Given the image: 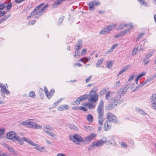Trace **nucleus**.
<instances>
[{
	"label": "nucleus",
	"mask_w": 156,
	"mask_h": 156,
	"mask_svg": "<svg viewBox=\"0 0 156 156\" xmlns=\"http://www.w3.org/2000/svg\"><path fill=\"white\" fill-rule=\"evenodd\" d=\"M145 74H146V73L144 72H142V73H140V74L137 77L139 78H140L141 77L143 76H145Z\"/></svg>",
	"instance_id": "de8ad7c7"
},
{
	"label": "nucleus",
	"mask_w": 156,
	"mask_h": 156,
	"mask_svg": "<svg viewBox=\"0 0 156 156\" xmlns=\"http://www.w3.org/2000/svg\"><path fill=\"white\" fill-rule=\"evenodd\" d=\"M36 125V123L31 122L30 120H29L28 126L30 128H34V126Z\"/></svg>",
	"instance_id": "473e14b6"
},
{
	"label": "nucleus",
	"mask_w": 156,
	"mask_h": 156,
	"mask_svg": "<svg viewBox=\"0 0 156 156\" xmlns=\"http://www.w3.org/2000/svg\"><path fill=\"white\" fill-rule=\"evenodd\" d=\"M144 34V33H141L138 36V40H139V39H140Z\"/></svg>",
	"instance_id": "052dcab7"
},
{
	"label": "nucleus",
	"mask_w": 156,
	"mask_h": 156,
	"mask_svg": "<svg viewBox=\"0 0 156 156\" xmlns=\"http://www.w3.org/2000/svg\"><path fill=\"white\" fill-rule=\"evenodd\" d=\"M88 5L89 6V9L90 11L94 10V1L89 2L88 3Z\"/></svg>",
	"instance_id": "412c9836"
},
{
	"label": "nucleus",
	"mask_w": 156,
	"mask_h": 156,
	"mask_svg": "<svg viewBox=\"0 0 156 156\" xmlns=\"http://www.w3.org/2000/svg\"><path fill=\"white\" fill-rule=\"evenodd\" d=\"M36 126H35L34 128H36L37 129H41L42 128V126L41 125L39 124H36Z\"/></svg>",
	"instance_id": "a18cd8bd"
},
{
	"label": "nucleus",
	"mask_w": 156,
	"mask_h": 156,
	"mask_svg": "<svg viewBox=\"0 0 156 156\" xmlns=\"http://www.w3.org/2000/svg\"><path fill=\"white\" fill-rule=\"evenodd\" d=\"M111 61L106 62L107 67L109 69H111L112 67L113 63Z\"/></svg>",
	"instance_id": "2f4dec72"
},
{
	"label": "nucleus",
	"mask_w": 156,
	"mask_h": 156,
	"mask_svg": "<svg viewBox=\"0 0 156 156\" xmlns=\"http://www.w3.org/2000/svg\"><path fill=\"white\" fill-rule=\"evenodd\" d=\"M87 120L90 122H92L93 121V117L90 114H88L87 116Z\"/></svg>",
	"instance_id": "c85d7f7f"
},
{
	"label": "nucleus",
	"mask_w": 156,
	"mask_h": 156,
	"mask_svg": "<svg viewBox=\"0 0 156 156\" xmlns=\"http://www.w3.org/2000/svg\"><path fill=\"white\" fill-rule=\"evenodd\" d=\"M69 108V106L68 105H62L58 108L59 111H63L68 109Z\"/></svg>",
	"instance_id": "a211bd4d"
},
{
	"label": "nucleus",
	"mask_w": 156,
	"mask_h": 156,
	"mask_svg": "<svg viewBox=\"0 0 156 156\" xmlns=\"http://www.w3.org/2000/svg\"><path fill=\"white\" fill-rule=\"evenodd\" d=\"M87 53V50L86 49H84L83 50L81 51V54L82 55L86 54Z\"/></svg>",
	"instance_id": "0e129e2a"
},
{
	"label": "nucleus",
	"mask_w": 156,
	"mask_h": 156,
	"mask_svg": "<svg viewBox=\"0 0 156 156\" xmlns=\"http://www.w3.org/2000/svg\"><path fill=\"white\" fill-rule=\"evenodd\" d=\"M114 93L113 92H111L110 91H108L105 95V98L107 100H108L112 97Z\"/></svg>",
	"instance_id": "6ab92c4d"
},
{
	"label": "nucleus",
	"mask_w": 156,
	"mask_h": 156,
	"mask_svg": "<svg viewBox=\"0 0 156 156\" xmlns=\"http://www.w3.org/2000/svg\"><path fill=\"white\" fill-rule=\"evenodd\" d=\"M121 146L123 148H126L127 147V145L123 142L121 144Z\"/></svg>",
	"instance_id": "864d4df0"
},
{
	"label": "nucleus",
	"mask_w": 156,
	"mask_h": 156,
	"mask_svg": "<svg viewBox=\"0 0 156 156\" xmlns=\"http://www.w3.org/2000/svg\"><path fill=\"white\" fill-rule=\"evenodd\" d=\"M95 105L91 103H88V107L89 109H92L95 108Z\"/></svg>",
	"instance_id": "c9c22d12"
},
{
	"label": "nucleus",
	"mask_w": 156,
	"mask_h": 156,
	"mask_svg": "<svg viewBox=\"0 0 156 156\" xmlns=\"http://www.w3.org/2000/svg\"><path fill=\"white\" fill-rule=\"evenodd\" d=\"M5 8V4L4 3L0 4V17L2 16L5 13V11L3 10Z\"/></svg>",
	"instance_id": "f3484780"
},
{
	"label": "nucleus",
	"mask_w": 156,
	"mask_h": 156,
	"mask_svg": "<svg viewBox=\"0 0 156 156\" xmlns=\"http://www.w3.org/2000/svg\"><path fill=\"white\" fill-rule=\"evenodd\" d=\"M129 24H120V25L118 27L117 29L118 30H121L124 28V27H126L127 26H129Z\"/></svg>",
	"instance_id": "cd10ccee"
},
{
	"label": "nucleus",
	"mask_w": 156,
	"mask_h": 156,
	"mask_svg": "<svg viewBox=\"0 0 156 156\" xmlns=\"http://www.w3.org/2000/svg\"><path fill=\"white\" fill-rule=\"evenodd\" d=\"M139 111L141 114H142L144 115H146L147 114V113L145 112L141 109H139Z\"/></svg>",
	"instance_id": "5fc2aeb1"
},
{
	"label": "nucleus",
	"mask_w": 156,
	"mask_h": 156,
	"mask_svg": "<svg viewBox=\"0 0 156 156\" xmlns=\"http://www.w3.org/2000/svg\"><path fill=\"white\" fill-rule=\"evenodd\" d=\"M7 19V18L6 17H4L3 18H2L1 19H0V24L2 23L6 19Z\"/></svg>",
	"instance_id": "13d9d810"
},
{
	"label": "nucleus",
	"mask_w": 156,
	"mask_h": 156,
	"mask_svg": "<svg viewBox=\"0 0 156 156\" xmlns=\"http://www.w3.org/2000/svg\"><path fill=\"white\" fill-rule=\"evenodd\" d=\"M7 138L14 141H17L19 144L23 145L24 144L23 141L26 142V139H28L27 138L25 137H23L20 138L19 136L17 133L13 131H10L6 135Z\"/></svg>",
	"instance_id": "f03ea898"
},
{
	"label": "nucleus",
	"mask_w": 156,
	"mask_h": 156,
	"mask_svg": "<svg viewBox=\"0 0 156 156\" xmlns=\"http://www.w3.org/2000/svg\"><path fill=\"white\" fill-rule=\"evenodd\" d=\"M98 88L94 87L89 93L90 97L88 99V101L92 102H96L98 100V95L96 92L98 90Z\"/></svg>",
	"instance_id": "7ed1b4c3"
},
{
	"label": "nucleus",
	"mask_w": 156,
	"mask_h": 156,
	"mask_svg": "<svg viewBox=\"0 0 156 156\" xmlns=\"http://www.w3.org/2000/svg\"><path fill=\"white\" fill-rule=\"evenodd\" d=\"M81 110L82 111H87V108L83 106H81L80 107V109L79 110Z\"/></svg>",
	"instance_id": "49530a36"
},
{
	"label": "nucleus",
	"mask_w": 156,
	"mask_h": 156,
	"mask_svg": "<svg viewBox=\"0 0 156 156\" xmlns=\"http://www.w3.org/2000/svg\"><path fill=\"white\" fill-rule=\"evenodd\" d=\"M106 117L110 122L117 124L118 120L117 118L112 113L108 112L106 114Z\"/></svg>",
	"instance_id": "39448f33"
},
{
	"label": "nucleus",
	"mask_w": 156,
	"mask_h": 156,
	"mask_svg": "<svg viewBox=\"0 0 156 156\" xmlns=\"http://www.w3.org/2000/svg\"><path fill=\"white\" fill-rule=\"evenodd\" d=\"M36 22V20H32L31 21H30L29 22V23H28V25H33Z\"/></svg>",
	"instance_id": "09e8293b"
},
{
	"label": "nucleus",
	"mask_w": 156,
	"mask_h": 156,
	"mask_svg": "<svg viewBox=\"0 0 156 156\" xmlns=\"http://www.w3.org/2000/svg\"><path fill=\"white\" fill-rule=\"evenodd\" d=\"M121 97V95L120 94H116V96L111 99V101L115 102V103L117 104H120L123 102V100L122 99H120Z\"/></svg>",
	"instance_id": "1a4fd4ad"
},
{
	"label": "nucleus",
	"mask_w": 156,
	"mask_h": 156,
	"mask_svg": "<svg viewBox=\"0 0 156 156\" xmlns=\"http://www.w3.org/2000/svg\"><path fill=\"white\" fill-rule=\"evenodd\" d=\"M104 143H106L107 144H112L111 141V140H108V139H106L105 138H104Z\"/></svg>",
	"instance_id": "a19ab883"
},
{
	"label": "nucleus",
	"mask_w": 156,
	"mask_h": 156,
	"mask_svg": "<svg viewBox=\"0 0 156 156\" xmlns=\"http://www.w3.org/2000/svg\"><path fill=\"white\" fill-rule=\"evenodd\" d=\"M138 48H134L132 52V55H135L138 52Z\"/></svg>",
	"instance_id": "72a5a7b5"
},
{
	"label": "nucleus",
	"mask_w": 156,
	"mask_h": 156,
	"mask_svg": "<svg viewBox=\"0 0 156 156\" xmlns=\"http://www.w3.org/2000/svg\"><path fill=\"white\" fill-rule=\"evenodd\" d=\"M62 1L61 0H57L56 1L53 5V7L54 8H56L58 5L62 3Z\"/></svg>",
	"instance_id": "393cba45"
},
{
	"label": "nucleus",
	"mask_w": 156,
	"mask_h": 156,
	"mask_svg": "<svg viewBox=\"0 0 156 156\" xmlns=\"http://www.w3.org/2000/svg\"><path fill=\"white\" fill-rule=\"evenodd\" d=\"M6 149L13 155L17 156L18 155V152L13 148L9 146L6 145Z\"/></svg>",
	"instance_id": "4468645a"
},
{
	"label": "nucleus",
	"mask_w": 156,
	"mask_h": 156,
	"mask_svg": "<svg viewBox=\"0 0 156 156\" xmlns=\"http://www.w3.org/2000/svg\"><path fill=\"white\" fill-rule=\"evenodd\" d=\"M104 101L103 100H101L100 101V103L98 106V108H103Z\"/></svg>",
	"instance_id": "4c0bfd02"
},
{
	"label": "nucleus",
	"mask_w": 156,
	"mask_h": 156,
	"mask_svg": "<svg viewBox=\"0 0 156 156\" xmlns=\"http://www.w3.org/2000/svg\"><path fill=\"white\" fill-rule=\"evenodd\" d=\"M129 88V87H127V86H126L120 88L117 93V94H121L122 95H124L126 94L127 90Z\"/></svg>",
	"instance_id": "2eb2a0df"
},
{
	"label": "nucleus",
	"mask_w": 156,
	"mask_h": 156,
	"mask_svg": "<svg viewBox=\"0 0 156 156\" xmlns=\"http://www.w3.org/2000/svg\"><path fill=\"white\" fill-rule=\"evenodd\" d=\"M44 4V3L41 4L37 6L36 8L31 12L30 15L27 18V20L29 19L31 17L34 16V18L37 19L41 16L44 12L48 6V4H46L42 7L40 9L41 6Z\"/></svg>",
	"instance_id": "f257e3e1"
},
{
	"label": "nucleus",
	"mask_w": 156,
	"mask_h": 156,
	"mask_svg": "<svg viewBox=\"0 0 156 156\" xmlns=\"http://www.w3.org/2000/svg\"><path fill=\"white\" fill-rule=\"evenodd\" d=\"M92 78V76H90L89 77H88L86 80V82L88 83L91 80Z\"/></svg>",
	"instance_id": "603ef678"
},
{
	"label": "nucleus",
	"mask_w": 156,
	"mask_h": 156,
	"mask_svg": "<svg viewBox=\"0 0 156 156\" xmlns=\"http://www.w3.org/2000/svg\"><path fill=\"white\" fill-rule=\"evenodd\" d=\"M30 120H27L21 122V124L24 125H28Z\"/></svg>",
	"instance_id": "58836bf2"
},
{
	"label": "nucleus",
	"mask_w": 156,
	"mask_h": 156,
	"mask_svg": "<svg viewBox=\"0 0 156 156\" xmlns=\"http://www.w3.org/2000/svg\"><path fill=\"white\" fill-rule=\"evenodd\" d=\"M88 96L89 95L87 94L82 95L77 98L76 101H73L72 103L74 105L75 104L78 105L80 104V101L83 102L87 98Z\"/></svg>",
	"instance_id": "6e6552de"
},
{
	"label": "nucleus",
	"mask_w": 156,
	"mask_h": 156,
	"mask_svg": "<svg viewBox=\"0 0 156 156\" xmlns=\"http://www.w3.org/2000/svg\"><path fill=\"white\" fill-rule=\"evenodd\" d=\"M52 95L53 94L50 92H48V93L46 94V96L48 99H50L52 97Z\"/></svg>",
	"instance_id": "ea45409f"
},
{
	"label": "nucleus",
	"mask_w": 156,
	"mask_h": 156,
	"mask_svg": "<svg viewBox=\"0 0 156 156\" xmlns=\"http://www.w3.org/2000/svg\"><path fill=\"white\" fill-rule=\"evenodd\" d=\"M104 138H103V140H101L97 142H94L92 143L90 146L88 148L89 150H91L95 148V146L100 147L104 144Z\"/></svg>",
	"instance_id": "0eeeda50"
},
{
	"label": "nucleus",
	"mask_w": 156,
	"mask_h": 156,
	"mask_svg": "<svg viewBox=\"0 0 156 156\" xmlns=\"http://www.w3.org/2000/svg\"><path fill=\"white\" fill-rule=\"evenodd\" d=\"M117 46V45L116 44H114L113 45L111 48L108 51V52H112L115 48Z\"/></svg>",
	"instance_id": "e433bc0d"
},
{
	"label": "nucleus",
	"mask_w": 156,
	"mask_h": 156,
	"mask_svg": "<svg viewBox=\"0 0 156 156\" xmlns=\"http://www.w3.org/2000/svg\"><path fill=\"white\" fill-rule=\"evenodd\" d=\"M98 120L99 124L100 125H102L103 124V122L104 120L103 116L98 117Z\"/></svg>",
	"instance_id": "b1692460"
},
{
	"label": "nucleus",
	"mask_w": 156,
	"mask_h": 156,
	"mask_svg": "<svg viewBox=\"0 0 156 156\" xmlns=\"http://www.w3.org/2000/svg\"><path fill=\"white\" fill-rule=\"evenodd\" d=\"M84 128H85V129L87 131H89V130H90V127L89 126H84Z\"/></svg>",
	"instance_id": "4d7b16f0"
},
{
	"label": "nucleus",
	"mask_w": 156,
	"mask_h": 156,
	"mask_svg": "<svg viewBox=\"0 0 156 156\" xmlns=\"http://www.w3.org/2000/svg\"><path fill=\"white\" fill-rule=\"evenodd\" d=\"M117 105L115 102L111 101V100L110 104L105 106V108L106 110H111Z\"/></svg>",
	"instance_id": "ddd939ff"
},
{
	"label": "nucleus",
	"mask_w": 156,
	"mask_h": 156,
	"mask_svg": "<svg viewBox=\"0 0 156 156\" xmlns=\"http://www.w3.org/2000/svg\"><path fill=\"white\" fill-rule=\"evenodd\" d=\"M26 140V142L28 143L30 145L34 146L35 147V148L39 151H42V149L44 148L43 147H39V145L37 144H36L34 143L31 140L28 139H26L25 140Z\"/></svg>",
	"instance_id": "9d476101"
},
{
	"label": "nucleus",
	"mask_w": 156,
	"mask_h": 156,
	"mask_svg": "<svg viewBox=\"0 0 156 156\" xmlns=\"http://www.w3.org/2000/svg\"><path fill=\"white\" fill-rule=\"evenodd\" d=\"M72 108L74 110H78L80 109V107L79 106H76V107H72Z\"/></svg>",
	"instance_id": "774afa93"
},
{
	"label": "nucleus",
	"mask_w": 156,
	"mask_h": 156,
	"mask_svg": "<svg viewBox=\"0 0 156 156\" xmlns=\"http://www.w3.org/2000/svg\"><path fill=\"white\" fill-rule=\"evenodd\" d=\"M141 5L147 7L148 5L144 0H138Z\"/></svg>",
	"instance_id": "c756f323"
},
{
	"label": "nucleus",
	"mask_w": 156,
	"mask_h": 156,
	"mask_svg": "<svg viewBox=\"0 0 156 156\" xmlns=\"http://www.w3.org/2000/svg\"><path fill=\"white\" fill-rule=\"evenodd\" d=\"M151 106L156 110V94H153L150 98Z\"/></svg>",
	"instance_id": "f8f14e48"
},
{
	"label": "nucleus",
	"mask_w": 156,
	"mask_h": 156,
	"mask_svg": "<svg viewBox=\"0 0 156 156\" xmlns=\"http://www.w3.org/2000/svg\"><path fill=\"white\" fill-rule=\"evenodd\" d=\"M112 127L111 123L109 121L106 120L104 126V129L107 131L110 130Z\"/></svg>",
	"instance_id": "dca6fc26"
},
{
	"label": "nucleus",
	"mask_w": 156,
	"mask_h": 156,
	"mask_svg": "<svg viewBox=\"0 0 156 156\" xmlns=\"http://www.w3.org/2000/svg\"><path fill=\"white\" fill-rule=\"evenodd\" d=\"M45 132L47 134H48L52 138H53L55 136H56L55 134L53 133H50L48 131H45Z\"/></svg>",
	"instance_id": "7c9ffc66"
},
{
	"label": "nucleus",
	"mask_w": 156,
	"mask_h": 156,
	"mask_svg": "<svg viewBox=\"0 0 156 156\" xmlns=\"http://www.w3.org/2000/svg\"><path fill=\"white\" fill-rule=\"evenodd\" d=\"M12 4L10 3L9 4V5H6V9L8 10H9L10 9V8L12 7Z\"/></svg>",
	"instance_id": "8fccbe9b"
},
{
	"label": "nucleus",
	"mask_w": 156,
	"mask_h": 156,
	"mask_svg": "<svg viewBox=\"0 0 156 156\" xmlns=\"http://www.w3.org/2000/svg\"><path fill=\"white\" fill-rule=\"evenodd\" d=\"M44 129H52V128L50 127L49 125H48L44 126Z\"/></svg>",
	"instance_id": "3c124183"
},
{
	"label": "nucleus",
	"mask_w": 156,
	"mask_h": 156,
	"mask_svg": "<svg viewBox=\"0 0 156 156\" xmlns=\"http://www.w3.org/2000/svg\"><path fill=\"white\" fill-rule=\"evenodd\" d=\"M70 128L74 129L76 130H78V128L74 125H72L70 126Z\"/></svg>",
	"instance_id": "c03bdc74"
},
{
	"label": "nucleus",
	"mask_w": 156,
	"mask_h": 156,
	"mask_svg": "<svg viewBox=\"0 0 156 156\" xmlns=\"http://www.w3.org/2000/svg\"><path fill=\"white\" fill-rule=\"evenodd\" d=\"M90 60V58H87L85 57L84 64H85L87 62L89 61Z\"/></svg>",
	"instance_id": "bf43d9fd"
},
{
	"label": "nucleus",
	"mask_w": 156,
	"mask_h": 156,
	"mask_svg": "<svg viewBox=\"0 0 156 156\" xmlns=\"http://www.w3.org/2000/svg\"><path fill=\"white\" fill-rule=\"evenodd\" d=\"M130 66H125L119 72V73L118 74L117 76H119V75H121L122 73L125 72L126 70H127L128 68Z\"/></svg>",
	"instance_id": "4be33fe9"
},
{
	"label": "nucleus",
	"mask_w": 156,
	"mask_h": 156,
	"mask_svg": "<svg viewBox=\"0 0 156 156\" xmlns=\"http://www.w3.org/2000/svg\"><path fill=\"white\" fill-rule=\"evenodd\" d=\"M69 137L70 140L77 144H79V142L82 140V137L77 134L73 135H70Z\"/></svg>",
	"instance_id": "423d86ee"
},
{
	"label": "nucleus",
	"mask_w": 156,
	"mask_h": 156,
	"mask_svg": "<svg viewBox=\"0 0 156 156\" xmlns=\"http://www.w3.org/2000/svg\"><path fill=\"white\" fill-rule=\"evenodd\" d=\"M29 96L34 98H35L36 95L34 92L33 91H31L29 94Z\"/></svg>",
	"instance_id": "f704fd0d"
},
{
	"label": "nucleus",
	"mask_w": 156,
	"mask_h": 156,
	"mask_svg": "<svg viewBox=\"0 0 156 156\" xmlns=\"http://www.w3.org/2000/svg\"><path fill=\"white\" fill-rule=\"evenodd\" d=\"M117 24H113L108 25L101 31L99 32V34H107L110 32L112 29L115 28Z\"/></svg>",
	"instance_id": "20e7f679"
},
{
	"label": "nucleus",
	"mask_w": 156,
	"mask_h": 156,
	"mask_svg": "<svg viewBox=\"0 0 156 156\" xmlns=\"http://www.w3.org/2000/svg\"><path fill=\"white\" fill-rule=\"evenodd\" d=\"M96 136V134L91 133L87 137V139L89 141H91Z\"/></svg>",
	"instance_id": "a878e982"
},
{
	"label": "nucleus",
	"mask_w": 156,
	"mask_h": 156,
	"mask_svg": "<svg viewBox=\"0 0 156 156\" xmlns=\"http://www.w3.org/2000/svg\"><path fill=\"white\" fill-rule=\"evenodd\" d=\"M98 117L103 116L104 109L102 108H98Z\"/></svg>",
	"instance_id": "aec40b11"
},
{
	"label": "nucleus",
	"mask_w": 156,
	"mask_h": 156,
	"mask_svg": "<svg viewBox=\"0 0 156 156\" xmlns=\"http://www.w3.org/2000/svg\"><path fill=\"white\" fill-rule=\"evenodd\" d=\"M4 132V130L0 129V138L2 137V136Z\"/></svg>",
	"instance_id": "79ce46f5"
},
{
	"label": "nucleus",
	"mask_w": 156,
	"mask_h": 156,
	"mask_svg": "<svg viewBox=\"0 0 156 156\" xmlns=\"http://www.w3.org/2000/svg\"><path fill=\"white\" fill-rule=\"evenodd\" d=\"M82 47V43L81 41H79L75 46L76 51L74 53V56H76V53L77 52V55L79 56L80 54V50Z\"/></svg>",
	"instance_id": "9b49d317"
},
{
	"label": "nucleus",
	"mask_w": 156,
	"mask_h": 156,
	"mask_svg": "<svg viewBox=\"0 0 156 156\" xmlns=\"http://www.w3.org/2000/svg\"><path fill=\"white\" fill-rule=\"evenodd\" d=\"M82 65L80 63H75L74 64V66L76 67V66L80 67Z\"/></svg>",
	"instance_id": "69168bd1"
},
{
	"label": "nucleus",
	"mask_w": 156,
	"mask_h": 156,
	"mask_svg": "<svg viewBox=\"0 0 156 156\" xmlns=\"http://www.w3.org/2000/svg\"><path fill=\"white\" fill-rule=\"evenodd\" d=\"M134 78V75H132L131 77H130V78L128 80V81L127 82V83H129L130 81H131L132 80H133V78Z\"/></svg>",
	"instance_id": "338daca9"
},
{
	"label": "nucleus",
	"mask_w": 156,
	"mask_h": 156,
	"mask_svg": "<svg viewBox=\"0 0 156 156\" xmlns=\"http://www.w3.org/2000/svg\"><path fill=\"white\" fill-rule=\"evenodd\" d=\"M103 60H104V59L102 58H101L97 62L96 66L97 67H100L101 65L103 63Z\"/></svg>",
	"instance_id": "bb28decb"
},
{
	"label": "nucleus",
	"mask_w": 156,
	"mask_h": 156,
	"mask_svg": "<svg viewBox=\"0 0 156 156\" xmlns=\"http://www.w3.org/2000/svg\"><path fill=\"white\" fill-rule=\"evenodd\" d=\"M129 28H128L127 29H126L125 30L121 32V33L122 34V35H123L125 34L128 32L129 30Z\"/></svg>",
	"instance_id": "6e6d98bb"
},
{
	"label": "nucleus",
	"mask_w": 156,
	"mask_h": 156,
	"mask_svg": "<svg viewBox=\"0 0 156 156\" xmlns=\"http://www.w3.org/2000/svg\"><path fill=\"white\" fill-rule=\"evenodd\" d=\"M100 4V3L99 2L97 1V2H94V6H98Z\"/></svg>",
	"instance_id": "e2e57ef3"
},
{
	"label": "nucleus",
	"mask_w": 156,
	"mask_h": 156,
	"mask_svg": "<svg viewBox=\"0 0 156 156\" xmlns=\"http://www.w3.org/2000/svg\"><path fill=\"white\" fill-rule=\"evenodd\" d=\"M153 54V53L152 52L150 53H149L148 54H147V55H146V58H149V57H151L152 55Z\"/></svg>",
	"instance_id": "680f3d73"
},
{
	"label": "nucleus",
	"mask_w": 156,
	"mask_h": 156,
	"mask_svg": "<svg viewBox=\"0 0 156 156\" xmlns=\"http://www.w3.org/2000/svg\"><path fill=\"white\" fill-rule=\"evenodd\" d=\"M1 92H2L3 93H5V91H6V90L7 89L6 88L4 84L3 86H2V87H1Z\"/></svg>",
	"instance_id": "37998d69"
},
{
	"label": "nucleus",
	"mask_w": 156,
	"mask_h": 156,
	"mask_svg": "<svg viewBox=\"0 0 156 156\" xmlns=\"http://www.w3.org/2000/svg\"><path fill=\"white\" fill-rule=\"evenodd\" d=\"M151 79H148L147 80H146L145 81H144V82L142 83H140V84H139L137 87H136V88H140L142 87L143 86H144L145 84H146L147 82H149L150 81H151Z\"/></svg>",
	"instance_id": "5701e85b"
}]
</instances>
